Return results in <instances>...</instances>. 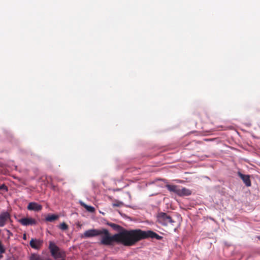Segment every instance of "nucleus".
<instances>
[{
	"instance_id": "f257e3e1",
	"label": "nucleus",
	"mask_w": 260,
	"mask_h": 260,
	"mask_svg": "<svg viewBox=\"0 0 260 260\" xmlns=\"http://www.w3.org/2000/svg\"><path fill=\"white\" fill-rule=\"evenodd\" d=\"M108 225L118 233L111 235L109 231L103 229L104 235L100 240V244L102 245L111 246L114 243L121 244L125 246H132L141 240L148 239L161 240L162 237L150 230L143 231L141 229L126 230L122 226L114 223Z\"/></svg>"
},
{
	"instance_id": "f03ea898",
	"label": "nucleus",
	"mask_w": 260,
	"mask_h": 260,
	"mask_svg": "<svg viewBox=\"0 0 260 260\" xmlns=\"http://www.w3.org/2000/svg\"><path fill=\"white\" fill-rule=\"evenodd\" d=\"M49 249L51 255L55 260H65L66 252L63 250H60L59 248L53 242H49Z\"/></svg>"
},
{
	"instance_id": "7ed1b4c3",
	"label": "nucleus",
	"mask_w": 260,
	"mask_h": 260,
	"mask_svg": "<svg viewBox=\"0 0 260 260\" xmlns=\"http://www.w3.org/2000/svg\"><path fill=\"white\" fill-rule=\"evenodd\" d=\"M104 235L103 229L101 230L92 229L85 231L84 233L80 236L81 238H89L94 237L98 236H101V239Z\"/></svg>"
},
{
	"instance_id": "20e7f679",
	"label": "nucleus",
	"mask_w": 260,
	"mask_h": 260,
	"mask_svg": "<svg viewBox=\"0 0 260 260\" xmlns=\"http://www.w3.org/2000/svg\"><path fill=\"white\" fill-rule=\"evenodd\" d=\"M158 220L164 225H168L169 223L172 224L174 221L171 217L165 213L161 212L158 215Z\"/></svg>"
},
{
	"instance_id": "39448f33",
	"label": "nucleus",
	"mask_w": 260,
	"mask_h": 260,
	"mask_svg": "<svg viewBox=\"0 0 260 260\" xmlns=\"http://www.w3.org/2000/svg\"><path fill=\"white\" fill-rule=\"evenodd\" d=\"M11 221L10 214L8 212H2L0 214V227L4 226L7 222Z\"/></svg>"
},
{
	"instance_id": "423d86ee",
	"label": "nucleus",
	"mask_w": 260,
	"mask_h": 260,
	"mask_svg": "<svg viewBox=\"0 0 260 260\" xmlns=\"http://www.w3.org/2000/svg\"><path fill=\"white\" fill-rule=\"evenodd\" d=\"M43 241L42 240L32 238L29 242L30 247L35 249H40L43 245Z\"/></svg>"
},
{
	"instance_id": "0eeeda50",
	"label": "nucleus",
	"mask_w": 260,
	"mask_h": 260,
	"mask_svg": "<svg viewBox=\"0 0 260 260\" xmlns=\"http://www.w3.org/2000/svg\"><path fill=\"white\" fill-rule=\"evenodd\" d=\"M19 222L24 226L35 225L36 220L32 218H23L19 220Z\"/></svg>"
},
{
	"instance_id": "6e6552de",
	"label": "nucleus",
	"mask_w": 260,
	"mask_h": 260,
	"mask_svg": "<svg viewBox=\"0 0 260 260\" xmlns=\"http://www.w3.org/2000/svg\"><path fill=\"white\" fill-rule=\"evenodd\" d=\"M27 209L30 211H40L42 209V206L36 202H30L28 204Z\"/></svg>"
},
{
	"instance_id": "1a4fd4ad",
	"label": "nucleus",
	"mask_w": 260,
	"mask_h": 260,
	"mask_svg": "<svg viewBox=\"0 0 260 260\" xmlns=\"http://www.w3.org/2000/svg\"><path fill=\"white\" fill-rule=\"evenodd\" d=\"M238 175L240 177V178L243 180V182L245 183L246 186H251V183L249 175H244L240 172L238 173Z\"/></svg>"
},
{
	"instance_id": "9d476101",
	"label": "nucleus",
	"mask_w": 260,
	"mask_h": 260,
	"mask_svg": "<svg viewBox=\"0 0 260 260\" xmlns=\"http://www.w3.org/2000/svg\"><path fill=\"white\" fill-rule=\"evenodd\" d=\"M29 260H51V259L49 257H44L37 253H32Z\"/></svg>"
},
{
	"instance_id": "9b49d317",
	"label": "nucleus",
	"mask_w": 260,
	"mask_h": 260,
	"mask_svg": "<svg viewBox=\"0 0 260 260\" xmlns=\"http://www.w3.org/2000/svg\"><path fill=\"white\" fill-rule=\"evenodd\" d=\"M166 188L171 192H173L178 194L180 186L176 185L167 184Z\"/></svg>"
},
{
	"instance_id": "f8f14e48",
	"label": "nucleus",
	"mask_w": 260,
	"mask_h": 260,
	"mask_svg": "<svg viewBox=\"0 0 260 260\" xmlns=\"http://www.w3.org/2000/svg\"><path fill=\"white\" fill-rule=\"evenodd\" d=\"M191 194V191L185 187L181 188L180 187V189L178 193V196H189Z\"/></svg>"
},
{
	"instance_id": "ddd939ff",
	"label": "nucleus",
	"mask_w": 260,
	"mask_h": 260,
	"mask_svg": "<svg viewBox=\"0 0 260 260\" xmlns=\"http://www.w3.org/2000/svg\"><path fill=\"white\" fill-rule=\"evenodd\" d=\"M81 205L90 212H93L95 211V209L93 207L88 206L83 203H81Z\"/></svg>"
},
{
	"instance_id": "4468645a",
	"label": "nucleus",
	"mask_w": 260,
	"mask_h": 260,
	"mask_svg": "<svg viewBox=\"0 0 260 260\" xmlns=\"http://www.w3.org/2000/svg\"><path fill=\"white\" fill-rule=\"evenodd\" d=\"M58 218V216L56 215H49L46 218V220L49 222H52L55 220H56Z\"/></svg>"
},
{
	"instance_id": "2eb2a0df",
	"label": "nucleus",
	"mask_w": 260,
	"mask_h": 260,
	"mask_svg": "<svg viewBox=\"0 0 260 260\" xmlns=\"http://www.w3.org/2000/svg\"><path fill=\"white\" fill-rule=\"evenodd\" d=\"M59 228L63 231H65L68 229L69 226L65 222H62L60 224Z\"/></svg>"
},
{
	"instance_id": "dca6fc26",
	"label": "nucleus",
	"mask_w": 260,
	"mask_h": 260,
	"mask_svg": "<svg viewBox=\"0 0 260 260\" xmlns=\"http://www.w3.org/2000/svg\"><path fill=\"white\" fill-rule=\"evenodd\" d=\"M121 202L116 201L115 203H113L112 205L113 207H120L122 205Z\"/></svg>"
},
{
	"instance_id": "f3484780",
	"label": "nucleus",
	"mask_w": 260,
	"mask_h": 260,
	"mask_svg": "<svg viewBox=\"0 0 260 260\" xmlns=\"http://www.w3.org/2000/svg\"><path fill=\"white\" fill-rule=\"evenodd\" d=\"M6 250L5 248L3 247V246L1 242L0 241V253H4L5 252Z\"/></svg>"
},
{
	"instance_id": "a211bd4d",
	"label": "nucleus",
	"mask_w": 260,
	"mask_h": 260,
	"mask_svg": "<svg viewBox=\"0 0 260 260\" xmlns=\"http://www.w3.org/2000/svg\"><path fill=\"white\" fill-rule=\"evenodd\" d=\"M0 190H5L7 191L8 188H7V186H6L4 184H3L0 186Z\"/></svg>"
},
{
	"instance_id": "6ab92c4d",
	"label": "nucleus",
	"mask_w": 260,
	"mask_h": 260,
	"mask_svg": "<svg viewBox=\"0 0 260 260\" xmlns=\"http://www.w3.org/2000/svg\"><path fill=\"white\" fill-rule=\"evenodd\" d=\"M51 187L53 189V190H55L56 189V186L54 185H51Z\"/></svg>"
},
{
	"instance_id": "aec40b11",
	"label": "nucleus",
	"mask_w": 260,
	"mask_h": 260,
	"mask_svg": "<svg viewBox=\"0 0 260 260\" xmlns=\"http://www.w3.org/2000/svg\"><path fill=\"white\" fill-rule=\"evenodd\" d=\"M23 239L24 240H26V235L25 234H24L23 235Z\"/></svg>"
},
{
	"instance_id": "412c9836",
	"label": "nucleus",
	"mask_w": 260,
	"mask_h": 260,
	"mask_svg": "<svg viewBox=\"0 0 260 260\" xmlns=\"http://www.w3.org/2000/svg\"><path fill=\"white\" fill-rule=\"evenodd\" d=\"M2 257H3V255H2L1 254H0V259H1Z\"/></svg>"
}]
</instances>
